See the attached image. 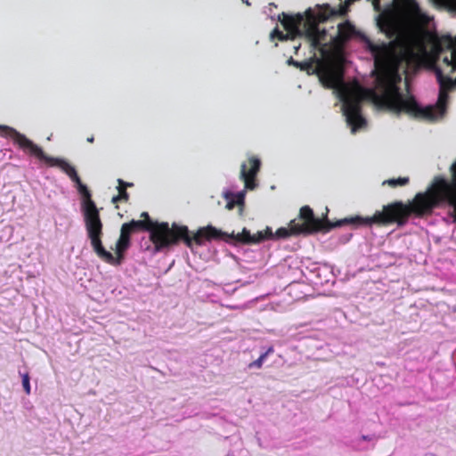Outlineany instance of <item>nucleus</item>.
<instances>
[{
	"mask_svg": "<svg viewBox=\"0 0 456 456\" xmlns=\"http://www.w3.org/2000/svg\"><path fill=\"white\" fill-rule=\"evenodd\" d=\"M279 20L291 38L296 36L304 35L305 14L297 13L296 15H289L282 12L279 15Z\"/></svg>",
	"mask_w": 456,
	"mask_h": 456,
	"instance_id": "f8f14e48",
	"label": "nucleus"
},
{
	"mask_svg": "<svg viewBox=\"0 0 456 456\" xmlns=\"http://www.w3.org/2000/svg\"><path fill=\"white\" fill-rule=\"evenodd\" d=\"M224 197L227 201L225 206L226 209L232 210L235 206H238L240 213L242 212L245 200V191H240L237 193L226 191L224 193Z\"/></svg>",
	"mask_w": 456,
	"mask_h": 456,
	"instance_id": "2eb2a0df",
	"label": "nucleus"
},
{
	"mask_svg": "<svg viewBox=\"0 0 456 456\" xmlns=\"http://www.w3.org/2000/svg\"><path fill=\"white\" fill-rule=\"evenodd\" d=\"M454 311H456V306L454 307Z\"/></svg>",
	"mask_w": 456,
	"mask_h": 456,
	"instance_id": "7c9ffc66",
	"label": "nucleus"
},
{
	"mask_svg": "<svg viewBox=\"0 0 456 456\" xmlns=\"http://www.w3.org/2000/svg\"><path fill=\"white\" fill-rule=\"evenodd\" d=\"M261 167V160L256 156L248 158L247 162L240 166V178L244 183L246 190H254L256 188V175Z\"/></svg>",
	"mask_w": 456,
	"mask_h": 456,
	"instance_id": "9b49d317",
	"label": "nucleus"
},
{
	"mask_svg": "<svg viewBox=\"0 0 456 456\" xmlns=\"http://www.w3.org/2000/svg\"><path fill=\"white\" fill-rule=\"evenodd\" d=\"M379 0H373V4L375 5V7L379 5Z\"/></svg>",
	"mask_w": 456,
	"mask_h": 456,
	"instance_id": "c756f323",
	"label": "nucleus"
},
{
	"mask_svg": "<svg viewBox=\"0 0 456 456\" xmlns=\"http://www.w3.org/2000/svg\"><path fill=\"white\" fill-rule=\"evenodd\" d=\"M302 234V230H299L296 225V219L291 220L289 224V227H281L276 230L275 233H273L271 239H287L290 236H297Z\"/></svg>",
	"mask_w": 456,
	"mask_h": 456,
	"instance_id": "dca6fc26",
	"label": "nucleus"
},
{
	"mask_svg": "<svg viewBox=\"0 0 456 456\" xmlns=\"http://www.w3.org/2000/svg\"><path fill=\"white\" fill-rule=\"evenodd\" d=\"M430 42L435 61H441L442 65L449 69L448 75H444L440 65L434 66L439 90L448 93L453 91L456 89V78L452 79L450 75L456 71V37L434 34L430 37Z\"/></svg>",
	"mask_w": 456,
	"mask_h": 456,
	"instance_id": "39448f33",
	"label": "nucleus"
},
{
	"mask_svg": "<svg viewBox=\"0 0 456 456\" xmlns=\"http://www.w3.org/2000/svg\"><path fill=\"white\" fill-rule=\"evenodd\" d=\"M362 439L364 440V441H370L372 438L370 436H362Z\"/></svg>",
	"mask_w": 456,
	"mask_h": 456,
	"instance_id": "cd10ccee",
	"label": "nucleus"
},
{
	"mask_svg": "<svg viewBox=\"0 0 456 456\" xmlns=\"http://www.w3.org/2000/svg\"><path fill=\"white\" fill-rule=\"evenodd\" d=\"M86 141H87L88 142H90V143L94 142V135H92V136L88 137V138L86 139Z\"/></svg>",
	"mask_w": 456,
	"mask_h": 456,
	"instance_id": "c85d7f7f",
	"label": "nucleus"
},
{
	"mask_svg": "<svg viewBox=\"0 0 456 456\" xmlns=\"http://www.w3.org/2000/svg\"><path fill=\"white\" fill-rule=\"evenodd\" d=\"M118 194L112 198L111 202L113 204H117L118 202H128L130 196L129 193L126 191V189L128 187H132L133 183L125 182L122 179H118ZM116 208H118V206L116 205Z\"/></svg>",
	"mask_w": 456,
	"mask_h": 456,
	"instance_id": "f3484780",
	"label": "nucleus"
},
{
	"mask_svg": "<svg viewBox=\"0 0 456 456\" xmlns=\"http://www.w3.org/2000/svg\"><path fill=\"white\" fill-rule=\"evenodd\" d=\"M323 79H325V83L327 84L328 87H333L337 80L332 73H328L325 77H323Z\"/></svg>",
	"mask_w": 456,
	"mask_h": 456,
	"instance_id": "5701e85b",
	"label": "nucleus"
},
{
	"mask_svg": "<svg viewBox=\"0 0 456 456\" xmlns=\"http://www.w3.org/2000/svg\"><path fill=\"white\" fill-rule=\"evenodd\" d=\"M367 91L358 85L353 87L346 86L339 93L343 102V113L353 133L366 125V120L361 114V103Z\"/></svg>",
	"mask_w": 456,
	"mask_h": 456,
	"instance_id": "0eeeda50",
	"label": "nucleus"
},
{
	"mask_svg": "<svg viewBox=\"0 0 456 456\" xmlns=\"http://www.w3.org/2000/svg\"><path fill=\"white\" fill-rule=\"evenodd\" d=\"M438 7L446 9L450 12L456 13V0H431Z\"/></svg>",
	"mask_w": 456,
	"mask_h": 456,
	"instance_id": "a211bd4d",
	"label": "nucleus"
},
{
	"mask_svg": "<svg viewBox=\"0 0 456 456\" xmlns=\"http://www.w3.org/2000/svg\"><path fill=\"white\" fill-rule=\"evenodd\" d=\"M299 219L300 221L296 220V225L299 230H302V234H311L317 232H328L333 228L350 224V217H346L335 223L330 222L328 219L316 218L309 206H304L300 208Z\"/></svg>",
	"mask_w": 456,
	"mask_h": 456,
	"instance_id": "6e6552de",
	"label": "nucleus"
},
{
	"mask_svg": "<svg viewBox=\"0 0 456 456\" xmlns=\"http://www.w3.org/2000/svg\"><path fill=\"white\" fill-rule=\"evenodd\" d=\"M216 229L221 232L222 234L218 238L213 239L210 241L221 240L229 241L230 240H234L242 244H256L266 240H271L273 237L272 229L269 227H266L265 231L258 232L253 235L250 234V232L247 228H243L242 232L237 234H234L233 232L232 234H228L217 228Z\"/></svg>",
	"mask_w": 456,
	"mask_h": 456,
	"instance_id": "9d476101",
	"label": "nucleus"
},
{
	"mask_svg": "<svg viewBox=\"0 0 456 456\" xmlns=\"http://www.w3.org/2000/svg\"><path fill=\"white\" fill-rule=\"evenodd\" d=\"M141 217L142 218V221H149L151 224V227H155L159 224H161V223H159V222L152 221L147 212H142L141 214Z\"/></svg>",
	"mask_w": 456,
	"mask_h": 456,
	"instance_id": "b1692460",
	"label": "nucleus"
},
{
	"mask_svg": "<svg viewBox=\"0 0 456 456\" xmlns=\"http://www.w3.org/2000/svg\"><path fill=\"white\" fill-rule=\"evenodd\" d=\"M22 387L27 395L30 394V383H29V375L25 373L22 375Z\"/></svg>",
	"mask_w": 456,
	"mask_h": 456,
	"instance_id": "4be33fe9",
	"label": "nucleus"
},
{
	"mask_svg": "<svg viewBox=\"0 0 456 456\" xmlns=\"http://www.w3.org/2000/svg\"><path fill=\"white\" fill-rule=\"evenodd\" d=\"M133 232L130 231V229L127 227L126 224H123L120 229V235L118 240L116 242V248H115V253L117 255V257H115L110 251L109 253L112 256L114 260L112 262L106 263L110 265H119L121 262V259L123 258L124 252L129 248L130 246V239ZM108 252V250H106ZM105 262V260H103Z\"/></svg>",
	"mask_w": 456,
	"mask_h": 456,
	"instance_id": "4468645a",
	"label": "nucleus"
},
{
	"mask_svg": "<svg viewBox=\"0 0 456 456\" xmlns=\"http://www.w3.org/2000/svg\"><path fill=\"white\" fill-rule=\"evenodd\" d=\"M125 224L133 233L149 232L150 240L154 246L155 252L170 249L180 243H183L191 249L194 245L202 246L222 234L211 224L200 227L195 232H191L188 226L176 223L170 225L167 222H161V224L155 227H151L149 221L132 220Z\"/></svg>",
	"mask_w": 456,
	"mask_h": 456,
	"instance_id": "20e7f679",
	"label": "nucleus"
},
{
	"mask_svg": "<svg viewBox=\"0 0 456 456\" xmlns=\"http://www.w3.org/2000/svg\"><path fill=\"white\" fill-rule=\"evenodd\" d=\"M451 179L442 175L433 178L436 192L446 198L448 215L456 223V161L450 167Z\"/></svg>",
	"mask_w": 456,
	"mask_h": 456,
	"instance_id": "1a4fd4ad",
	"label": "nucleus"
},
{
	"mask_svg": "<svg viewBox=\"0 0 456 456\" xmlns=\"http://www.w3.org/2000/svg\"><path fill=\"white\" fill-rule=\"evenodd\" d=\"M274 352V349L273 346H270L265 353H263L256 360L253 361L248 364V368H257L260 369L263 366L264 362L265 361L266 357L273 354Z\"/></svg>",
	"mask_w": 456,
	"mask_h": 456,
	"instance_id": "6ab92c4d",
	"label": "nucleus"
},
{
	"mask_svg": "<svg viewBox=\"0 0 456 456\" xmlns=\"http://www.w3.org/2000/svg\"><path fill=\"white\" fill-rule=\"evenodd\" d=\"M412 10L415 12L417 15H420V9L416 3H412Z\"/></svg>",
	"mask_w": 456,
	"mask_h": 456,
	"instance_id": "bb28decb",
	"label": "nucleus"
},
{
	"mask_svg": "<svg viewBox=\"0 0 456 456\" xmlns=\"http://www.w3.org/2000/svg\"><path fill=\"white\" fill-rule=\"evenodd\" d=\"M317 12L311 8L305 11V21L304 23V36L314 49L324 52L327 45L324 43L327 31L319 28V23L328 20L333 16H343L346 13V8L340 5L338 9L330 7V4L317 5Z\"/></svg>",
	"mask_w": 456,
	"mask_h": 456,
	"instance_id": "423d86ee",
	"label": "nucleus"
},
{
	"mask_svg": "<svg viewBox=\"0 0 456 456\" xmlns=\"http://www.w3.org/2000/svg\"><path fill=\"white\" fill-rule=\"evenodd\" d=\"M354 34L355 28L351 22L345 21L339 23L338 25L337 36L331 38V47L337 52L342 51L346 42H348Z\"/></svg>",
	"mask_w": 456,
	"mask_h": 456,
	"instance_id": "ddd939ff",
	"label": "nucleus"
},
{
	"mask_svg": "<svg viewBox=\"0 0 456 456\" xmlns=\"http://www.w3.org/2000/svg\"><path fill=\"white\" fill-rule=\"evenodd\" d=\"M8 129H13L12 127L7 126H0V134L4 137L10 138L12 140V136L10 135Z\"/></svg>",
	"mask_w": 456,
	"mask_h": 456,
	"instance_id": "393cba45",
	"label": "nucleus"
},
{
	"mask_svg": "<svg viewBox=\"0 0 456 456\" xmlns=\"http://www.w3.org/2000/svg\"><path fill=\"white\" fill-rule=\"evenodd\" d=\"M410 182L409 177H399V178H392L386 180L383 183L387 184L391 187H396V186H404L407 185Z\"/></svg>",
	"mask_w": 456,
	"mask_h": 456,
	"instance_id": "aec40b11",
	"label": "nucleus"
},
{
	"mask_svg": "<svg viewBox=\"0 0 456 456\" xmlns=\"http://www.w3.org/2000/svg\"><path fill=\"white\" fill-rule=\"evenodd\" d=\"M289 63L293 64L296 67H300L301 69H305L306 67H308L307 63H299L296 61H294L292 58L289 59Z\"/></svg>",
	"mask_w": 456,
	"mask_h": 456,
	"instance_id": "a878e982",
	"label": "nucleus"
},
{
	"mask_svg": "<svg viewBox=\"0 0 456 456\" xmlns=\"http://www.w3.org/2000/svg\"><path fill=\"white\" fill-rule=\"evenodd\" d=\"M270 37L272 39L278 38L280 41H285L288 40L289 38H291L288 33L284 34L277 28L271 32Z\"/></svg>",
	"mask_w": 456,
	"mask_h": 456,
	"instance_id": "412c9836",
	"label": "nucleus"
},
{
	"mask_svg": "<svg viewBox=\"0 0 456 456\" xmlns=\"http://www.w3.org/2000/svg\"><path fill=\"white\" fill-rule=\"evenodd\" d=\"M387 35L388 38H395L388 43L380 44L365 39L367 49L373 55L375 67L379 69L377 82L382 89L380 94L369 92L372 94L374 102L397 114L403 111L416 118L434 120L438 116H443L449 101L448 92L439 90L436 105L425 108H421L413 96L406 99L403 97L397 86L401 81L399 72H406L416 60L415 38L409 32L400 30L393 25Z\"/></svg>",
	"mask_w": 456,
	"mask_h": 456,
	"instance_id": "f257e3e1",
	"label": "nucleus"
},
{
	"mask_svg": "<svg viewBox=\"0 0 456 456\" xmlns=\"http://www.w3.org/2000/svg\"><path fill=\"white\" fill-rule=\"evenodd\" d=\"M433 181L424 192H418L413 200L408 204L402 201L383 206L381 211H376L372 216L362 217L355 216L350 217V224L359 226H386L390 224H396L403 226L407 224L411 215L421 217L430 215L436 208H447L446 198L436 192Z\"/></svg>",
	"mask_w": 456,
	"mask_h": 456,
	"instance_id": "7ed1b4c3",
	"label": "nucleus"
},
{
	"mask_svg": "<svg viewBox=\"0 0 456 456\" xmlns=\"http://www.w3.org/2000/svg\"><path fill=\"white\" fill-rule=\"evenodd\" d=\"M9 134L12 136V141L25 153L36 157L44 161L49 167H60L74 183H76L78 191L83 196L81 203V211L83 214L85 228L91 246L95 254L102 260L112 262L114 258L106 251L102 245V238L103 235V223L101 219L100 210L95 202L92 200L91 192L82 183L76 168L66 160L47 156L43 149L34 143L31 140L20 134L16 129H8Z\"/></svg>",
	"mask_w": 456,
	"mask_h": 456,
	"instance_id": "f03ea898",
	"label": "nucleus"
}]
</instances>
